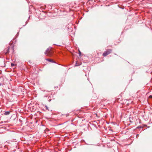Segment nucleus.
<instances>
[{
	"instance_id": "obj_1",
	"label": "nucleus",
	"mask_w": 152,
	"mask_h": 152,
	"mask_svg": "<svg viewBox=\"0 0 152 152\" xmlns=\"http://www.w3.org/2000/svg\"><path fill=\"white\" fill-rule=\"evenodd\" d=\"M51 49L48 48L46 51L45 53V54L48 56H52V52H51Z\"/></svg>"
},
{
	"instance_id": "obj_2",
	"label": "nucleus",
	"mask_w": 152,
	"mask_h": 152,
	"mask_svg": "<svg viewBox=\"0 0 152 152\" xmlns=\"http://www.w3.org/2000/svg\"><path fill=\"white\" fill-rule=\"evenodd\" d=\"M111 51L112 50L111 49H108L103 53V55L104 56H105L110 53Z\"/></svg>"
},
{
	"instance_id": "obj_3",
	"label": "nucleus",
	"mask_w": 152,
	"mask_h": 152,
	"mask_svg": "<svg viewBox=\"0 0 152 152\" xmlns=\"http://www.w3.org/2000/svg\"><path fill=\"white\" fill-rule=\"evenodd\" d=\"M10 47H8L6 48L4 50V52L5 53V54L8 53L9 51Z\"/></svg>"
},
{
	"instance_id": "obj_4",
	"label": "nucleus",
	"mask_w": 152,
	"mask_h": 152,
	"mask_svg": "<svg viewBox=\"0 0 152 152\" xmlns=\"http://www.w3.org/2000/svg\"><path fill=\"white\" fill-rule=\"evenodd\" d=\"M46 60H47L49 61H50V62H51L53 63H54V61L53 60L51 59H48V58H46V59H45Z\"/></svg>"
},
{
	"instance_id": "obj_5",
	"label": "nucleus",
	"mask_w": 152,
	"mask_h": 152,
	"mask_svg": "<svg viewBox=\"0 0 152 152\" xmlns=\"http://www.w3.org/2000/svg\"><path fill=\"white\" fill-rule=\"evenodd\" d=\"M10 113V111H6L4 113V114L5 115H8Z\"/></svg>"
},
{
	"instance_id": "obj_6",
	"label": "nucleus",
	"mask_w": 152,
	"mask_h": 152,
	"mask_svg": "<svg viewBox=\"0 0 152 152\" xmlns=\"http://www.w3.org/2000/svg\"><path fill=\"white\" fill-rule=\"evenodd\" d=\"M15 65V64L13 63H11V66L12 67H13Z\"/></svg>"
},
{
	"instance_id": "obj_7",
	"label": "nucleus",
	"mask_w": 152,
	"mask_h": 152,
	"mask_svg": "<svg viewBox=\"0 0 152 152\" xmlns=\"http://www.w3.org/2000/svg\"><path fill=\"white\" fill-rule=\"evenodd\" d=\"M79 65L77 63H76V66H78Z\"/></svg>"
},
{
	"instance_id": "obj_8",
	"label": "nucleus",
	"mask_w": 152,
	"mask_h": 152,
	"mask_svg": "<svg viewBox=\"0 0 152 152\" xmlns=\"http://www.w3.org/2000/svg\"><path fill=\"white\" fill-rule=\"evenodd\" d=\"M79 53H81V52L80 51H79Z\"/></svg>"
}]
</instances>
